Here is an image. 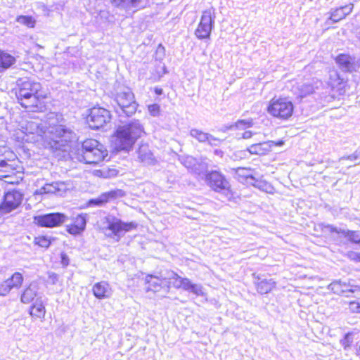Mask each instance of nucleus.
Returning a JSON list of instances; mask_svg holds the SVG:
<instances>
[{
	"label": "nucleus",
	"mask_w": 360,
	"mask_h": 360,
	"mask_svg": "<svg viewBox=\"0 0 360 360\" xmlns=\"http://www.w3.org/2000/svg\"><path fill=\"white\" fill-rule=\"evenodd\" d=\"M41 89V84L31 78L22 77L18 79L15 89V94L18 102L25 108L37 111L39 108L40 98L45 97L39 94Z\"/></svg>",
	"instance_id": "nucleus-1"
},
{
	"label": "nucleus",
	"mask_w": 360,
	"mask_h": 360,
	"mask_svg": "<svg viewBox=\"0 0 360 360\" xmlns=\"http://www.w3.org/2000/svg\"><path fill=\"white\" fill-rule=\"evenodd\" d=\"M143 134V126L137 120L120 126L112 141L114 148L117 151H129Z\"/></svg>",
	"instance_id": "nucleus-2"
},
{
	"label": "nucleus",
	"mask_w": 360,
	"mask_h": 360,
	"mask_svg": "<svg viewBox=\"0 0 360 360\" xmlns=\"http://www.w3.org/2000/svg\"><path fill=\"white\" fill-rule=\"evenodd\" d=\"M108 155L104 146L96 139H86L82 145V150L77 154V159L86 164L96 165Z\"/></svg>",
	"instance_id": "nucleus-3"
},
{
	"label": "nucleus",
	"mask_w": 360,
	"mask_h": 360,
	"mask_svg": "<svg viewBox=\"0 0 360 360\" xmlns=\"http://www.w3.org/2000/svg\"><path fill=\"white\" fill-rule=\"evenodd\" d=\"M23 167L15 154L7 151L4 146H0V179L8 177L9 174L22 172Z\"/></svg>",
	"instance_id": "nucleus-4"
},
{
	"label": "nucleus",
	"mask_w": 360,
	"mask_h": 360,
	"mask_svg": "<svg viewBox=\"0 0 360 360\" xmlns=\"http://www.w3.org/2000/svg\"><path fill=\"white\" fill-rule=\"evenodd\" d=\"M115 101L117 104V108H115V110L120 116L125 115L129 117L136 112L138 104L131 89H126L117 93Z\"/></svg>",
	"instance_id": "nucleus-5"
},
{
	"label": "nucleus",
	"mask_w": 360,
	"mask_h": 360,
	"mask_svg": "<svg viewBox=\"0 0 360 360\" xmlns=\"http://www.w3.org/2000/svg\"><path fill=\"white\" fill-rule=\"evenodd\" d=\"M294 105L286 98L272 99L267 108L268 112L275 117L287 120L292 116Z\"/></svg>",
	"instance_id": "nucleus-6"
},
{
	"label": "nucleus",
	"mask_w": 360,
	"mask_h": 360,
	"mask_svg": "<svg viewBox=\"0 0 360 360\" xmlns=\"http://www.w3.org/2000/svg\"><path fill=\"white\" fill-rule=\"evenodd\" d=\"M215 13L212 8L202 12L200 22L195 30V35L199 39H210L214 26Z\"/></svg>",
	"instance_id": "nucleus-7"
},
{
	"label": "nucleus",
	"mask_w": 360,
	"mask_h": 360,
	"mask_svg": "<svg viewBox=\"0 0 360 360\" xmlns=\"http://www.w3.org/2000/svg\"><path fill=\"white\" fill-rule=\"evenodd\" d=\"M110 111L101 107H93L89 110L86 122L92 129H98L110 122Z\"/></svg>",
	"instance_id": "nucleus-8"
},
{
	"label": "nucleus",
	"mask_w": 360,
	"mask_h": 360,
	"mask_svg": "<svg viewBox=\"0 0 360 360\" xmlns=\"http://www.w3.org/2000/svg\"><path fill=\"white\" fill-rule=\"evenodd\" d=\"M173 281L172 285L175 288H182L197 296L202 295V287L200 284L193 283L188 278H182L174 271H169L167 274V281Z\"/></svg>",
	"instance_id": "nucleus-9"
},
{
	"label": "nucleus",
	"mask_w": 360,
	"mask_h": 360,
	"mask_svg": "<svg viewBox=\"0 0 360 360\" xmlns=\"http://www.w3.org/2000/svg\"><path fill=\"white\" fill-rule=\"evenodd\" d=\"M204 181L207 186L216 192H222L229 188L230 184L226 176L219 170L207 171Z\"/></svg>",
	"instance_id": "nucleus-10"
},
{
	"label": "nucleus",
	"mask_w": 360,
	"mask_h": 360,
	"mask_svg": "<svg viewBox=\"0 0 360 360\" xmlns=\"http://www.w3.org/2000/svg\"><path fill=\"white\" fill-rule=\"evenodd\" d=\"M22 199L23 194L17 190H12L6 193L4 200L0 204V216L4 217L19 207Z\"/></svg>",
	"instance_id": "nucleus-11"
},
{
	"label": "nucleus",
	"mask_w": 360,
	"mask_h": 360,
	"mask_svg": "<svg viewBox=\"0 0 360 360\" xmlns=\"http://www.w3.org/2000/svg\"><path fill=\"white\" fill-rule=\"evenodd\" d=\"M68 219L60 212H53L37 215L34 217V222L41 227L53 228L60 226Z\"/></svg>",
	"instance_id": "nucleus-12"
},
{
	"label": "nucleus",
	"mask_w": 360,
	"mask_h": 360,
	"mask_svg": "<svg viewBox=\"0 0 360 360\" xmlns=\"http://www.w3.org/2000/svg\"><path fill=\"white\" fill-rule=\"evenodd\" d=\"M53 140L60 146H65L68 143L76 139L75 133L65 125H57L52 128Z\"/></svg>",
	"instance_id": "nucleus-13"
},
{
	"label": "nucleus",
	"mask_w": 360,
	"mask_h": 360,
	"mask_svg": "<svg viewBox=\"0 0 360 360\" xmlns=\"http://www.w3.org/2000/svg\"><path fill=\"white\" fill-rule=\"evenodd\" d=\"M328 288L335 294L342 295L346 297H349L351 296L350 294H353L354 297H360L359 285H351L341 281H335L328 285Z\"/></svg>",
	"instance_id": "nucleus-14"
},
{
	"label": "nucleus",
	"mask_w": 360,
	"mask_h": 360,
	"mask_svg": "<svg viewBox=\"0 0 360 360\" xmlns=\"http://www.w3.org/2000/svg\"><path fill=\"white\" fill-rule=\"evenodd\" d=\"M107 229L112 231L115 236H120L122 231H129L136 227L134 222H124L121 219L115 217H108Z\"/></svg>",
	"instance_id": "nucleus-15"
},
{
	"label": "nucleus",
	"mask_w": 360,
	"mask_h": 360,
	"mask_svg": "<svg viewBox=\"0 0 360 360\" xmlns=\"http://www.w3.org/2000/svg\"><path fill=\"white\" fill-rule=\"evenodd\" d=\"M68 190V184L65 181H55L46 184L39 189L40 193H51L62 196Z\"/></svg>",
	"instance_id": "nucleus-16"
},
{
	"label": "nucleus",
	"mask_w": 360,
	"mask_h": 360,
	"mask_svg": "<svg viewBox=\"0 0 360 360\" xmlns=\"http://www.w3.org/2000/svg\"><path fill=\"white\" fill-rule=\"evenodd\" d=\"M146 283L148 284L147 290L158 292L162 288L167 287L169 288V281H167V276L158 277L151 274H148L146 277Z\"/></svg>",
	"instance_id": "nucleus-17"
},
{
	"label": "nucleus",
	"mask_w": 360,
	"mask_h": 360,
	"mask_svg": "<svg viewBox=\"0 0 360 360\" xmlns=\"http://www.w3.org/2000/svg\"><path fill=\"white\" fill-rule=\"evenodd\" d=\"M22 128L26 136L29 134L34 136L33 140L34 141H38L39 138H41L44 134L43 126L37 121H28Z\"/></svg>",
	"instance_id": "nucleus-18"
},
{
	"label": "nucleus",
	"mask_w": 360,
	"mask_h": 360,
	"mask_svg": "<svg viewBox=\"0 0 360 360\" xmlns=\"http://www.w3.org/2000/svg\"><path fill=\"white\" fill-rule=\"evenodd\" d=\"M328 230L331 233H336L347 238L351 243L355 244H360V231H350L348 229H338L333 225H327L326 226Z\"/></svg>",
	"instance_id": "nucleus-19"
},
{
	"label": "nucleus",
	"mask_w": 360,
	"mask_h": 360,
	"mask_svg": "<svg viewBox=\"0 0 360 360\" xmlns=\"http://www.w3.org/2000/svg\"><path fill=\"white\" fill-rule=\"evenodd\" d=\"M353 8L354 5L350 4L339 8H332L330 11V16L328 21L331 20L334 23L339 22L352 13Z\"/></svg>",
	"instance_id": "nucleus-20"
},
{
	"label": "nucleus",
	"mask_w": 360,
	"mask_h": 360,
	"mask_svg": "<svg viewBox=\"0 0 360 360\" xmlns=\"http://www.w3.org/2000/svg\"><path fill=\"white\" fill-rule=\"evenodd\" d=\"M94 295L99 300L109 298L112 294V290L108 283L101 281L95 283L92 288Z\"/></svg>",
	"instance_id": "nucleus-21"
},
{
	"label": "nucleus",
	"mask_w": 360,
	"mask_h": 360,
	"mask_svg": "<svg viewBox=\"0 0 360 360\" xmlns=\"http://www.w3.org/2000/svg\"><path fill=\"white\" fill-rule=\"evenodd\" d=\"M137 154L139 160L145 165H154L156 163V160L148 144H141L137 150Z\"/></svg>",
	"instance_id": "nucleus-22"
},
{
	"label": "nucleus",
	"mask_w": 360,
	"mask_h": 360,
	"mask_svg": "<svg viewBox=\"0 0 360 360\" xmlns=\"http://www.w3.org/2000/svg\"><path fill=\"white\" fill-rule=\"evenodd\" d=\"M273 144V141L259 142L252 144L247 148V150L251 155H264L271 150Z\"/></svg>",
	"instance_id": "nucleus-23"
},
{
	"label": "nucleus",
	"mask_w": 360,
	"mask_h": 360,
	"mask_svg": "<svg viewBox=\"0 0 360 360\" xmlns=\"http://www.w3.org/2000/svg\"><path fill=\"white\" fill-rule=\"evenodd\" d=\"M39 285L37 282H32L22 292L20 300L24 304H29L38 297Z\"/></svg>",
	"instance_id": "nucleus-24"
},
{
	"label": "nucleus",
	"mask_w": 360,
	"mask_h": 360,
	"mask_svg": "<svg viewBox=\"0 0 360 360\" xmlns=\"http://www.w3.org/2000/svg\"><path fill=\"white\" fill-rule=\"evenodd\" d=\"M110 2L117 8L129 11L140 6L143 0H110Z\"/></svg>",
	"instance_id": "nucleus-25"
},
{
	"label": "nucleus",
	"mask_w": 360,
	"mask_h": 360,
	"mask_svg": "<svg viewBox=\"0 0 360 360\" xmlns=\"http://www.w3.org/2000/svg\"><path fill=\"white\" fill-rule=\"evenodd\" d=\"M335 60L342 71L352 72L354 70V60L349 55L340 54Z\"/></svg>",
	"instance_id": "nucleus-26"
},
{
	"label": "nucleus",
	"mask_w": 360,
	"mask_h": 360,
	"mask_svg": "<svg viewBox=\"0 0 360 360\" xmlns=\"http://www.w3.org/2000/svg\"><path fill=\"white\" fill-rule=\"evenodd\" d=\"M315 91V87L310 83L297 84L293 87V91L297 95V98H302L313 94Z\"/></svg>",
	"instance_id": "nucleus-27"
},
{
	"label": "nucleus",
	"mask_w": 360,
	"mask_h": 360,
	"mask_svg": "<svg viewBox=\"0 0 360 360\" xmlns=\"http://www.w3.org/2000/svg\"><path fill=\"white\" fill-rule=\"evenodd\" d=\"M256 285L259 293L267 294L276 287V282L271 278H264L257 282Z\"/></svg>",
	"instance_id": "nucleus-28"
},
{
	"label": "nucleus",
	"mask_w": 360,
	"mask_h": 360,
	"mask_svg": "<svg viewBox=\"0 0 360 360\" xmlns=\"http://www.w3.org/2000/svg\"><path fill=\"white\" fill-rule=\"evenodd\" d=\"M15 63V57L7 53L0 51V72L9 68Z\"/></svg>",
	"instance_id": "nucleus-29"
},
{
	"label": "nucleus",
	"mask_w": 360,
	"mask_h": 360,
	"mask_svg": "<svg viewBox=\"0 0 360 360\" xmlns=\"http://www.w3.org/2000/svg\"><path fill=\"white\" fill-rule=\"evenodd\" d=\"M45 311L41 297H37L36 302L31 307L30 314L37 318H41L44 316Z\"/></svg>",
	"instance_id": "nucleus-30"
},
{
	"label": "nucleus",
	"mask_w": 360,
	"mask_h": 360,
	"mask_svg": "<svg viewBox=\"0 0 360 360\" xmlns=\"http://www.w3.org/2000/svg\"><path fill=\"white\" fill-rule=\"evenodd\" d=\"M117 193L122 195L121 193H122V191L118 190L117 191H110L109 193H103L99 198L91 200L90 202L96 205H103L107 202L109 198H115Z\"/></svg>",
	"instance_id": "nucleus-31"
},
{
	"label": "nucleus",
	"mask_w": 360,
	"mask_h": 360,
	"mask_svg": "<svg viewBox=\"0 0 360 360\" xmlns=\"http://www.w3.org/2000/svg\"><path fill=\"white\" fill-rule=\"evenodd\" d=\"M8 285H11V289L19 288L23 282V276L19 272L14 273L10 278L5 280Z\"/></svg>",
	"instance_id": "nucleus-32"
},
{
	"label": "nucleus",
	"mask_w": 360,
	"mask_h": 360,
	"mask_svg": "<svg viewBox=\"0 0 360 360\" xmlns=\"http://www.w3.org/2000/svg\"><path fill=\"white\" fill-rule=\"evenodd\" d=\"M204 180V176L207 170V165L203 162L195 161L193 167L190 170Z\"/></svg>",
	"instance_id": "nucleus-33"
},
{
	"label": "nucleus",
	"mask_w": 360,
	"mask_h": 360,
	"mask_svg": "<svg viewBox=\"0 0 360 360\" xmlns=\"http://www.w3.org/2000/svg\"><path fill=\"white\" fill-rule=\"evenodd\" d=\"M210 134L206 133L198 129H191L190 130V136L195 139L200 143H206L209 139Z\"/></svg>",
	"instance_id": "nucleus-34"
},
{
	"label": "nucleus",
	"mask_w": 360,
	"mask_h": 360,
	"mask_svg": "<svg viewBox=\"0 0 360 360\" xmlns=\"http://www.w3.org/2000/svg\"><path fill=\"white\" fill-rule=\"evenodd\" d=\"M17 22L30 28H33L36 24V20L32 16L28 15L18 16L17 18Z\"/></svg>",
	"instance_id": "nucleus-35"
},
{
	"label": "nucleus",
	"mask_w": 360,
	"mask_h": 360,
	"mask_svg": "<svg viewBox=\"0 0 360 360\" xmlns=\"http://www.w3.org/2000/svg\"><path fill=\"white\" fill-rule=\"evenodd\" d=\"M235 174L245 178L246 179H250L252 180H255L253 176L250 174V169L245 167H238L233 169Z\"/></svg>",
	"instance_id": "nucleus-36"
},
{
	"label": "nucleus",
	"mask_w": 360,
	"mask_h": 360,
	"mask_svg": "<svg viewBox=\"0 0 360 360\" xmlns=\"http://www.w3.org/2000/svg\"><path fill=\"white\" fill-rule=\"evenodd\" d=\"M23 179V170L22 172H16V174H9L8 177L4 178L3 180L11 184H19Z\"/></svg>",
	"instance_id": "nucleus-37"
},
{
	"label": "nucleus",
	"mask_w": 360,
	"mask_h": 360,
	"mask_svg": "<svg viewBox=\"0 0 360 360\" xmlns=\"http://www.w3.org/2000/svg\"><path fill=\"white\" fill-rule=\"evenodd\" d=\"M253 126V120H239L234 124L230 125L229 127H226L227 129H232L233 128H241L244 127H251Z\"/></svg>",
	"instance_id": "nucleus-38"
},
{
	"label": "nucleus",
	"mask_w": 360,
	"mask_h": 360,
	"mask_svg": "<svg viewBox=\"0 0 360 360\" xmlns=\"http://www.w3.org/2000/svg\"><path fill=\"white\" fill-rule=\"evenodd\" d=\"M86 214H78L74 219L72 224L80 229L82 231H84L86 225Z\"/></svg>",
	"instance_id": "nucleus-39"
},
{
	"label": "nucleus",
	"mask_w": 360,
	"mask_h": 360,
	"mask_svg": "<svg viewBox=\"0 0 360 360\" xmlns=\"http://www.w3.org/2000/svg\"><path fill=\"white\" fill-rule=\"evenodd\" d=\"M254 181H255V183L253 184V185L255 187H257L259 189H260L263 191H265L266 193H272L274 188L271 186V184H269L265 181H258V180H255V179Z\"/></svg>",
	"instance_id": "nucleus-40"
},
{
	"label": "nucleus",
	"mask_w": 360,
	"mask_h": 360,
	"mask_svg": "<svg viewBox=\"0 0 360 360\" xmlns=\"http://www.w3.org/2000/svg\"><path fill=\"white\" fill-rule=\"evenodd\" d=\"M181 162L189 170L193 167L196 159L192 156H184L180 158Z\"/></svg>",
	"instance_id": "nucleus-41"
},
{
	"label": "nucleus",
	"mask_w": 360,
	"mask_h": 360,
	"mask_svg": "<svg viewBox=\"0 0 360 360\" xmlns=\"http://www.w3.org/2000/svg\"><path fill=\"white\" fill-rule=\"evenodd\" d=\"M34 243L41 248H47L51 245V241L46 236H39L34 238Z\"/></svg>",
	"instance_id": "nucleus-42"
},
{
	"label": "nucleus",
	"mask_w": 360,
	"mask_h": 360,
	"mask_svg": "<svg viewBox=\"0 0 360 360\" xmlns=\"http://www.w3.org/2000/svg\"><path fill=\"white\" fill-rule=\"evenodd\" d=\"M11 291V285H8L6 281L0 283V296L5 297Z\"/></svg>",
	"instance_id": "nucleus-43"
},
{
	"label": "nucleus",
	"mask_w": 360,
	"mask_h": 360,
	"mask_svg": "<svg viewBox=\"0 0 360 360\" xmlns=\"http://www.w3.org/2000/svg\"><path fill=\"white\" fill-rule=\"evenodd\" d=\"M148 108L150 114L153 117L158 116L160 110V105L156 103L149 105Z\"/></svg>",
	"instance_id": "nucleus-44"
},
{
	"label": "nucleus",
	"mask_w": 360,
	"mask_h": 360,
	"mask_svg": "<svg viewBox=\"0 0 360 360\" xmlns=\"http://www.w3.org/2000/svg\"><path fill=\"white\" fill-rule=\"evenodd\" d=\"M67 231L74 236L79 235L83 231H82L80 229L75 226L74 224H70L67 226Z\"/></svg>",
	"instance_id": "nucleus-45"
},
{
	"label": "nucleus",
	"mask_w": 360,
	"mask_h": 360,
	"mask_svg": "<svg viewBox=\"0 0 360 360\" xmlns=\"http://www.w3.org/2000/svg\"><path fill=\"white\" fill-rule=\"evenodd\" d=\"M360 158V152H354V153H352V155H348V156H343L342 158H340V162H342L345 160H349L350 161H354V160H356L358 159H359Z\"/></svg>",
	"instance_id": "nucleus-46"
},
{
	"label": "nucleus",
	"mask_w": 360,
	"mask_h": 360,
	"mask_svg": "<svg viewBox=\"0 0 360 360\" xmlns=\"http://www.w3.org/2000/svg\"><path fill=\"white\" fill-rule=\"evenodd\" d=\"M360 302L356 301H350L349 302V309L352 313H359Z\"/></svg>",
	"instance_id": "nucleus-47"
},
{
	"label": "nucleus",
	"mask_w": 360,
	"mask_h": 360,
	"mask_svg": "<svg viewBox=\"0 0 360 360\" xmlns=\"http://www.w3.org/2000/svg\"><path fill=\"white\" fill-rule=\"evenodd\" d=\"M222 141L217 137H214L212 134L210 135L209 139L207 140V143L209 145L212 146H219Z\"/></svg>",
	"instance_id": "nucleus-48"
},
{
	"label": "nucleus",
	"mask_w": 360,
	"mask_h": 360,
	"mask_svg": "<svg viewBox=\"0 0 360 360\" xmlns=\"http://www.w3.org/2000/svg\"><path fill=\"white\" fill-rule=\"evenodd\" d=\"M347 257L350 260L360 262V252L350 251L347 253Z\"/></svg>",
	"instance_id": "nucleus-49"
},
{
	"label": "nucleus",
	"mask_w": 360,
	"mask_h": 360,
	"mask_svg": "<svg viewBox=\"0 0 360 360\" xmlns=\"http://www.w3.org/2000/svg\"><path fill=\"white\" fill-rule=\"evenodd\" d=\"M49 279L51 284L55 285L58 281L59 276L57 274L51 272L49 274Z\"/></svg>",
	"instance_id": "nucleus-50"
},
{
	"label": "nucleus",
	"mask_w": 360,
	"mask_h": 360,
	"mask_svg": "<svg viewBox=\"0 0 360 360\" xmlns=\"http://www.w3.org/2000/svg\"><path fill=\"white\" fill-rule=\"evenodd\" d=\"M61 264L63 266H67L69 264V257L65 253H61L60 255Z\"/></svg>",
	"instance_id": "nucleus-51"
},
{
	"label": "nucleus",
	"mask_w": 360,
	"mask_h": 360,
	"mask_svg": "<svg viewBox=\"0 0 360 360\" xmlns=\"http://www.w3.org/2000/svg\"><path fill=\"white\" fill-rule=\"evenodd\" d=\"M255 133H252V131H245L243 134V139H250L252 136L253 134H255Z\"/></svg>",
	"instance_id": "nucleus-52"
},
{
	"label": "nucleus",
	"mask_w": 360,
	"mask_h": 360,
	"mask_svg": "<svg viewBox=\"0 0 360 360\" xmlns=\"http://www.w3.org/2000/svg\"><path fill=\"white\" fill-rule=\"evenodd\" d=\"M214 154L217 156H219L220 158H222L223 155H224V152L220 150V149H215L214 150Z\"/></svg>",
	"instance_id": "nucleus-53"
},
{
	"label": "nucleus",
	"mask_w": 360,
	"mask_h": 360,
	"mask_svg": "<svg viewBox=\"0 0 360 360\" xmlns=\"http://www.w3.org/2000/svg\"><path fill=\"white\" fill-rule=\"evenodd\" d=\"M283 144V141H279L277 143L274 141L273 146H281Z\"/></svg>",
	"instance_id": "nucleus-54"
},
{
	"label": "nucleus",
	"mask_w": 360,
	"mask_h": 360,
	"mask_svg": "<svg viewBox=\"0 0 360 360\" xmlns=\"http://www.w3.org/2000/svg\"><path fill=\"white\" fill-rule=\"evenodd\" d=\"M155 93L158 95H160L162 93V90L161 89H155Z\"/></svg>",
	"instance_id": "nucleus-55"
}]
</instances>
